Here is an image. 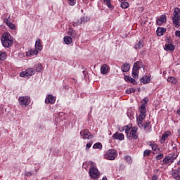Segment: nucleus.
<instances>
[{"instance_id":"obj_27","label":"nucleus","mask_w":180,"mask_h":180,"mask_svg":"<svg viewBox=\"0 0 180 180\" xmlns=\"http://www.w3.org/2000/svg\"><path fill=\"white\" fill-rule=\"evenodd\" d=\"M35 47H36V49H37V50H39V51H41L42 47H41V43L40 39H38L35 42Z\"/></svg>"},{"instance_id":"obj_50","label":"nucleus","mask_w":180,"mask_h":180,"mask_svg":"<svg viewBox=\"0 0 180 180\" xmlns=\"http://www.w3.org/2000/svg\"><path fill=\"white\" fill-rule=\"evenodd\" d=\"M175 36H176V37H180V31L177 30L175 32Z\"/></svg>"},{"instance_id":"obj_29","label":"nucleus","mask_w":180,"mask_h":180,"mask_svg":"<svg viewBox=\"0 0 180 180\" xmlns=\"http://www.w3.org/2000/svg\"><path fill=\"white\" fill-rule=\"evenodd\" d=\"M169 137V132H165L162 136V140H163V143L165 142L166 139Z\"/></svg>"},{"instance_id":"obj_36","label":"nucleus","mask_w":180,"mask_h":180,"mask_svg":"<svg viewBox=\"0 0 180 180\" xmlns=\"http://www.w3.org/2000/svg\"><path fill=\"white\" fill-rule=\"evenodd\" d=\"M136 92V89L134 88L127 89L126 94H134Z\"/></svg>"},{"instance_id":"obj_52","label":"nucleus","mask_w":180,"mask_h":180,"mask_svg":"<svg viewBox=\"0 0 180 180\" xmlns=\"http://www.w3.org/2000/svg\"><path fill=\"white\" fill-rule=\"evenodd\" d=\"M102 180H108V178L106 176L103 177Z\"/></svg>"},{"instance_id":"obj_44","label":"nucleus","mask_w":180,"mask_h":180,"mask_svg":"<svg viewBox=\"0 0 180 180\" xmlns=\"http://www.w3.org/2000/svg\"><path fill=\"white\" fill-rule=\"evenodd\" d=\"M68 34H70V36H72V37H74V34H75V31H72V30H70L68 31Z\"/></svg>"},{"instance_id":"obj_23","label":"nucleus","mask_w":180,"mask_h":180,"mask_svg":"<svg viewBox=\"0 0 180 180\" xmlns=\"http://www.w3.org/2000/svg\"><path fill=\"white\" fill-rule=\"evenodd\" d=\"M167 82H170V84H173V85H176L178 79L174 77H169L167 78Z\"/></svg>"},{"instance_id":"obj_38","label":"nucleus","mask_w":180,"mask_h":180,"mask_svg":"<svg viewBox=\"0 0 180 180\" xmlns=\"http://www.w3.org/2000/svg\"><path fill=\"white\" fill-rule=\"evenodd\" d=\"M151 155V150H146L143 152V157H150Z\"/></svg>"},{"instance_id":"obj_24","label":"nucleus","mask_w":180,"mask_h":180,"mask_svg":"<svg viewBox=\"0 0 180 180\" xmlns=\"http://www.w3.org/2000/svg\"><path fill=\"white\" fill-rule=\"evenodd\" d=\"M143 47H144V42L141 40H140L139 41V43H137L136 45H135V47L134 49H136V50H139L140 49H143Z\"/></svg>"},{"instance_id":"obj_11","label":"nucleus","mask_w":180,"mask_h":180,"mask_svg":"<svg viewBox=\"0 0 180 180\" xmlns=\"http://www.w3.org/2000/svg\"><path fill=\"white\" fill-rule=\"evenodd\" d=\"M147 106L146 104H142L139 108L140 110V115L141 119H146V113H147V109L146 108Z\"/></svg>"},{"instance_id":"obj_20","label":"nucleus","mask_w":180,"mask_h":180,"mask_svg":"<svg viewBox=\"0 0 180 180\" xmlns=\"http://www.w3.org/2000/svg\"><path fill=\"white\" fill-rule=\"evenodd\" d=\"M82 23H85V17H81L76 22H73V26H79V25H82Z\"/></svg>"},{"instance_id":"obj_12","label":"nucleus","mask_w":180,"mask_h":180,"mask_svg":"<svg viewBox=\"0 0 180 180\" xmlns=\"http://www.w3.org/2000/svg\"><path fill=\"white\" fill-rule=\"evenodd\" d=\"M45 103H46L47 105L49 103H50L51 105L56 103V97H54L51 94L48 95V96L45 99Z\"/></svg>"},{"instance_id":"obj_17","label":"nucleus","mask_w":180,"mask_h":180,"mask_svg":"<svg viewBox=\"0 0 180 180\" xmlns=\"http://www.w3.org/2000/svg\"><path fill=\"white\" fill-rule=\"evenodd\" d=\"M121 70L122 72H129L130 71V64L127 63H124L121 67Z\"/></svg>"},{"instance_id":"obj_3","label":"nucleus","mask_w":180,"mask_h":180,"mask_svg":"<svg viewBox=\"0 0 180 180\" xmlns=\"http://www.w3.org/2000/svg\"><path fill=\"white\" fill-rule=\"evenodd\" d=\"M178 157V155L176 154H173L172 155L170 156H165L163 158V160L162 161V165H171L175 160H176V158Z\"/></svg>"},{"instance_id":"obj_13","label":"nucleus","mask_w":180,"mask_h":180,"mask_svg":"<svg viewBox=\"0 0 180 180\" xmlns=\"http://www.w3.org/2000/svg\"><path fill=\"white\" fill-rule=\"evenodd\" d=\"M112 139L113 140H120V141H122V140H124V135L122 133L115 132L112 135Z\"/></svg>"},{"instance_id":"obj_48","label":"nucleus","mask_w":180,"mask_h":180,"mask_svg":"<svg viewBox=\"0 0 180 180\" xmlns=\"http://www.w3.org/2000/svg\"><path fill=\"white\" fill-rule=\"evenodd\" d=\"M129 82H131V84H133V85H137V82L136 81V79H133L132 77Z\"/></svg>"},{"instance_id":"obj_39","label":"nucleus","mask_w":180,"mask_h":180,"mask_svg":"<svg viewBox=\"0 0 180 180\" xmlns=\"http://www.w3.org/2000/svg\"><path fill=\"white\" fill-rule=\"evenodd\" d=\"M124 129L125 130V133L127 134V136H129V134L130 133L129 132L130 131V127H129L128 125H126V126L124 127Z\"/></svg>"},{"instance_id":"obj_25","label":"nucleus","mask_w":180,"mask_h":180,"mask_svg":"<svg viewBox=\"0 0 180 180\" xmlns=\"http://www.w3.org/2000/svg\"><path fill=\"white\" fill-rule=\"evenodd\" d=\"M63 40L65 44H71L72 43V38L71 37L65 36Z\"/></svg>"},{"instance_id":"obj_8","label":"nucleus","mask_w":180,"mask_h":180,"mask_svg":"<svg viewBox=\"0 0 180 180\" xmlns=\"http://www.w3.org/2000/svg\"><path fill=\"white\" fill-rule=\"evenodd\" d=\"M127 137L133 139V140H137V139H139V136L137 135V127H133Z\"/></svg>"},{"instance_id":"obj_28","label":"nucleus","mask_w":180,"mask_h":180,"mask_svg":"<svg viewBox=\"0 0 180 180\" xmlns=\"http://www.w3.org/2000/svg\"><path fill=\"white\" fill-rule=\"evenodd\" d=\"M34 68H35L37 72H40V71H41V70H43V65H41V64L35 65Z\"/></svg>"},{"instance_id":"obj_6","label":"nucleus","mask_w":180,"mask_h":180,"mask_svg":"<svg viewBox=\"0 0 180 180\" xmlns=\"http://www.w3.org/2000/svg\"><path fill=\"white\" fill-rule=\"evenodd\" d=\"M18 101L20 102V105H22L24 106H29L30 104V97L29 96L19 97Z\"/></svg>"},{"instance_id":"obj_34","label":"nucleus","mask_w":180,"mask_h":180,"mask_svg":"<svg viewBox=\"0 0 180 180\" xmlns=\"http://www.w3.org/2000/svg\"><path fill=\"white\" fill-rule=\"evenodd\" d=\"M121 8H122V9H127V8H129V3L127 1H123L121 3Z\"/></svg>"},{"instance_id":"obj_21","label":"nucleus","mask_w":180,"mask_h":180,"mask_svg":"<svg viewBox=\"0 0 180 180\" xmlns=\"http://www.w3.org/2000/svg\"><path fill=\"white\" fill-rule=\"evenodd\" d=\"M167 32V29L162 27H158L156 33L158 36H162Z\"/></svg>"},{"instance_id":"obj_26","label":"nucleus","mask_w":180,"mask_h":180,"mask_svg":"<svg viewBox=\"0 0 180 180\" xmlns=\"http://www.w3.org/2000/svg\"><path fill=\"white\" fill-rule=\"evenodd\" d=\"M145 118H141V115H139V118H137V123H138V126L139 127H140V129H143V120H144Z\"/></svg>"},{"instance_id":"obj_1","label":"nucleus","mask_w":180,"mask_h":180,"mask_svg":"<svg viewBox=\"0 0 180 180\" xmlns=\"http://www.w3.org/2000/svg\"><path fill=\"white\" fill-rule=\"evenodd\" d=\"M1 41L3 47L9 49L13 46V37L9 32H4L1 36Z\"/></svg>"},{"instance_id":"obj_19","label":"nucleus","mask_w":180,"mask_h":180,"mask_svg":"<svg viewBox=\"0 0 180 180\" xmlns=\"http://www.w3.org/2000/svg\"><path fill=\"white\" fill-rule=\"evenodd\" d=\"M108 71H109V66L106 64L103 65L101 68V74H108Z\"/></svg>"},{"instance_id":"obj_10","label":"nucleus","mask_w":180,"mask_h":180,"mask_svg":"<svg viewBox=\"0 0 180 180\" xmlns=\"http://www.w3.org/2000/svg\"><path fill=\"white\" fill-rule=\"evenodd\" d=\"M11 17H8V18H4V22L6 23V25L9 27V29H11V30H16V25L13 24L12 22H10L9 19Z\"/></svg>"},{"instance_id":"obj_5","label":"nucleus","mask_w":180,"mask_h":180,"mask_svg":"<svg viewBox=\"0 0 180 180\" xmlns=\"http://www.w3.org/2000/svg\"><path fill=\"white\" fill-rule=\"evenodd\" d=\"M89 174L93 179H97L99 176V171L95 167H92L89 169Z\"/></svg>"},{"instance_id":"obj_14","label":"nucleus","mask_w":180,"mask_h":180,"mask_svg":"<svg viewBox=\"0 0 180 180\" xmlns=\"http://www.w3.org/2000/svg\"><path fill=\"white\" fill-rule=\"evenodd\" d=\"M157 25L158 26H161L162 23L167 22V15H162L158 20H157Z\"/></svg>"},{"instance_id":"obj_33","label":"nucleus","mask_w":180,"mask_h":180,"mask_svg":"<svg viewBox=\"0 0 180 180\" xmlns=\"http://www.w3.org/2000/svg\"><path fill=\"white\" fill-rule=\"evenodd\" d=\"M151 122L150 121H147L145 124H143V130H147L150 127V124Z\"/></svg>"},{"instance_id":"obj_30","label":"nucleus","mask_w":180,"mask_h":180,"mask_svg":"<svg viewBox=\"0 0 180 180\" xmlns=\"http://www.w3.org/2000/svg\"><path fill=\"white\" fill-rule=\"evenodd\" d=\"M93 148H94V149L98 148V150H102V143H101L100 142L96 143L93 146Z\"/></svg>"},{"instance_id":"obj_7","label":"nucleus","mask_w":180,"mask_h":180,"mask_svg":"<svg viewBox=\"0 0 180 180\" xmlns=\"http://www.w3.org/2000/svg\"><path fill=\"white\" fill-rule=\"evenodd\" d=\"M34 74V69L30 68H27L25 71L21 72L20 73V77H30Z\"/></svg>"},{"instance_id":"obj_47","label":"nucleus","mask_w":180,"mask_h":180,"mask_svg":"<svg viewBox=\"0 0 180 180\" xmlns=\"http://www.w3.org/2000/svg\"><path fill=\"white\" fill-rule=\"evenodd\" d=\"M25 176H32V175H33V172H26L25 173Z\"/></svg>"},{"instance_id":"obj_37","label":"nucleus","mask_w":180,"mask_h":180,"mask_svg":"<svg viewBox=\"0 0 180 180\" xmlns=\"http://www.w3.org/2000/svg\"><path fill=\"white\" fill-rule=\"evenodd\" d=\"M124 160L128 164H131V162H133L131 160V157L129 155L125 156Z\"/></svg>"},{"instance_id":"obj_42","label":"nucleus","mask_w":180,"mask_h":180,"mask_svg":"<svg viewBox=\"0 0 180 180\" xmlns=\"http://www.w3.org/2000/svg\"><path fill=\"white\" fill-rule=\"evenodd\" d=\"M164 158V154L160 153L156 156V160H162Z\"/></svg>"},{"instance_id":"obj_53","label":"nucleus","mask_w":180,"mask_h":180,"mask_svg":"<svg viewBox=\"0 0 180 180\" xmlns=\"http://www.w3.org/2000/svg\"><path fill=\"white\" fill-rule=\"evenodd\" d=\"M59 115H63V112H60Z\"/></svg>"},{"instance_id":"obj_54","label":"nucleus","mask_w":180,"mask_h":180,"mask_svg":"<svg viewBox=\"0 0 180 180\" xmlns=\"http://www.w3.org/2000/svg\"><path fill=\"white\" fill-rule=\"evenodd\" d=\"M155 171H156V172H158L159 170H158V169H156Z\"/></svg>"},{"instance_id":"obj_40","label":"nucleus","mask_w":180,"mask_h":180,"mask_svg":"<svg viewBox=\"0 0 180 180\" xmlns=\"http://www.w3.org/2000/svg\"><path fill=\"white\" fill-rule=\"evenodd\" d=\"M148 97H145L143 101H141L142 105H145L147 106V103H148Z\"/></svg>"},{"instance_id":"obj_4","label":"nucleus","mask_w":180,"mask_h":180,"mask_svg":"<svg viewBox=\"0 0 180 180\" xmlns=\"http://www.w3.org/2000/svg\"><path fill=\"white\" fill-rule=\"evenodd\" d=\"M116 157H117V151L115 149L108 150L105 155V158H106V160H110L111 161L115 160Z\"/></svg>"},{"instance_id":"obj_31","label":"nucleus","mask_w":180,"mask_h":180,"mask_svg":"<svg viewBox=\"0 0 180 180\" xmlns=\"http://www.w3.org/2000/svg\"><path fill=\"white\" fill-rule=\"evenodd\" d=\"M104 4H105L110 9H113V8H115L113 5L110 4V0H104Z\"/></svg>"},{"instance_id":"obj_51","label":"nucleus","mask_w":180,"mask_h":180,"mask_svg":"<svg viewBox=\"0 0 180 180\" xmlns=\"http://www.w3.org/2000/svg\"><path fill=\"white\" fill-rule=\"evenodd\" d=\"M152 180H158V176H157L156 174L153 175L152 176Z\"/></svg>"},{"instance_id":"obj_46","label":"nucleus","mask_w":180,"mask_h":180,"mask_svg":"<svg viewBox=\"0 0 180 180\" xmlns=\"http://www.w3.org/2000/svg\"><path fill=\"white\" fill-rule=\"evenodd\" d=\"M93 143H94V142H92V141H91L89 143H86V148H91V147H92Z\"/></svg>"},{"instance_id":"obj_45","label":"nucleus","mask_w":180,"mask_h":180,"mask_svg":"<svg viewBox=\"0 0 180 180\" xmlns=\"http://www.w3.org/2000/svg\"><path fill=\"white\" fill-rule=\"evenodd\" d=\"M124 79L126 81V82H130L131 79V77L130 76H124Z\"/></svg>"},{"instance_id":"obj_22","label":"nucleus","mask_w":180,"mask_h":180,"mask_svg":"<svg viewBox=\"0 0 180 180\" xmlns=\"http://www.w3.org/2000/svg\"><path fill=\"white\" fill-rule=\"evenodd\" d=\"M140 65H143L141 64V62H140V61L136 62L134 64L132 70H134V71H139V70H140V68H141V67H140Z\"/></svg>"},{"instance_id":"obj_2","label":"nucleus","mask_w":180,"mask_h":180,"mask_svg":"<svg viewBox=\"0 0 180 180\" xmlns=\"http://www.w3.org/2000/svg\"><path fill=\"white\" fill-rule=\"evenodd\" d=\"M180 9L179 8H175L174 10V16L172 17L173 25H174L176 29L180 27Z\"/></svg>"},{"instance_id":"obj_9","label":"nucleus","mask_w":180,"mask_h":180,"mask_svg":"<svg viewBox=\"0 0 180 180\" xmlns=\"http://www.w3.org/2000/svg\"><path fill=\"white\" fill-rule=\"evenodd\" d=\"M80 135L82 136L83 139L87 140H91L94 138V136L91 135V133L89 132V130L84 129L80 131Z\"/></svg>"},{"instance_id":"obj_41","label":"nucleus","mask_w":180,"mask_h":180,"mask_svg":"<svg viewBox=\"0 0 180 180\" xmlns=\"http://www.w3.org/2000/svg\"><path fill=\"white\" fill-rule=\"evenodd\" d=\"M150 146L152 147V150H153V151H155L157 148H158V145H157V143H150Z\"/></svg>"},{"instance_id":"obj_49","label":"nucleus","mask_w":180,"mask_h":180,"mask_svg":"<svg viewBox=\"0 0 180 180\" xmlns=\"http://www.w3.org/2000/svg\"><path fill=\"white\" fill-rule=\"evenodd\" d=\"M69 1V4L70 5H71V6H74V5H75V0H68Z\"/></svg>"},{"instance_id":"obj_18","label":"nucleus","mask_w":180,"mask_h":180,"mask_svg":"<svg viewBox=\"0 0 180 180\" xmlns=\"http://www.w3.org/2000/svg\"><path fill=\"white\" fill-rule=\"evenodd\" d=\"M140 81L141 84H150V82L151 81V77H143L141 78Z\"/></svg>"},{"instance_id":"obj_35","label":"nucleus","mask_w":180,"mask_h":180,"mask_svg":"<svg viewBox=\"0 0 180 180\" xmlns=\"http://www.w3.org/2000/svg\"><path fill=\"white\" fill-rule=\"evenodd\" d=\"M4 60H6V52L0 53V60L4 61Z\"/></svg>"},{"instance_id":"obj_16","label":"nucleus","mask_w":180,"mask_h":180,"mask_svg":"<svg viewBox=\"0 0 180 180\" xmlns=\"http://www.w3.org/2000/svg\"><path fill=\"white\" fill-rule=\"evenodd\" d=\"M172 176L176 180H180V168L173 171Z\"/></svg>"},{"instance_id":"obj_15","label":"nucleus","mask_w":180,"mask_h":180,"mask_svg":"<svg viewBox=\"0 0 180 180\" xmlns=\"http://www.w3.org/2000/svg\"><path fill=\"white\" fill-rule=\"evenodd\" d=\"M164 50L172 53L175 50V46L172 45V44H166L164 46Z\"/></svg>"},{"instance_id":"obj_43","label":"nucleus","mask_w":180,"mask_h":180,"mask_svg":"<svg viewBox=\"0 0 180 180\" xmlns=\"http://www.w3.org/2000/svg\"><path fill=\"white\" fill-rule=\"evenodd\" d=\"M39 53V51H37V50H34V51H31L30 52V56H34V54L36 55V56H37V53Z\"/></svg>"},{"instance_id":"obj_32","label":"nucleus","mask_w":180,"mask_h":180,"mask_svg":"<svg viewBox=\"0 0 180 180\" xmlns=\"http://www.w3.org/2000/svg\"><path fill=\"white\" fill-rule=\"evenodd\" d=\"M132 77L134 79H139V71L137 70H132Z\"/></svg>"}]
</instances>
